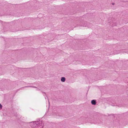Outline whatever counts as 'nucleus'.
I'll use <instances>...</instances> for the list:
<instances>
[{
    "label": "nucleus",
    "mask_w": 128,
    "mask_h": 128,
    "mask_svg": "<svg viewBox=\"0 0 128 128\" xmlns=\"http://www.w3.org/2000/svg\"><path fill=\"white\" fill-rule=\"evenodd\" d=\"M66 79V78L65 77H62V78L61 80L62 82H64L65 81Z\"/></svg>",
    "instance_id": "20e7f679"
},
{
    "label": "nucleus",
    "mask_w": 128,
    "mask_h": 128,
    "mask_svg": "<svg viewBox=\"0 0 128 128\" xmlns=\"http://www.w3.org/2000/svg\"><path fill=\"white\" fill-rule=\"evenodd\" d=\"M31 122L30 123V125L32 126V127H33V128H36V126H37L36 125H34V124H32V125H31V124L32 123H33L34 122Z\"/></svg>",
    "instance_id": "f03ea898"
},
{
    "label": "nucleus",
    "mask_w": 128,
    "mask_h": 128,
    "mask_svg": "<svg viewBox=\"0 0 128 128\" xmlns=\"http://www.w3.org/2000/svg\"><path fill=\"white\" fill-rule=\"evenodd\" d=\"M91 103L93 105H95L96 104V101L94 100H92L91 101Z\"/></svg>",
    "instance_id": "7ed1b4c3"
},
{
    "label": "nucleus",
    "mask_w": 128,
    "mask_h": 128,
    "mask_svg": "<svg viewBox=\"0 0 128 128\" xmlns=\"http://www.w3.org/2000/svg\"><path fill=\"white\" fill-rule=\"evenodd\" d=\"M112 4L113 5H114V4H113V3H112Z\"/></svg>",
    "instance_id": "423d86ee"
},
{
    "label": "nucleus",
    "mask_w": 128,
    "mask_h": 128,
    "mask_svg": "<svg viewBox=\"0 0 128 128\" xmlns=\"http://www.w3.org/2000/svg\"><path fill=\"white\" fill-rule=\"evenodd\" d=\"M34 124V125H36L38 128H43L44 126V122H38L36 121L32 123L31 125Z\"/></svg>",
    "instance_id": "f257e3e1"
},
{
    "label": "nucleus",
    "mask_w": 128,
    "mask_h": 128,
    "mask_svg": "<svg viewBox=\"0 0 128 128\" xmlns=\"http://www.w3.org/2000/svg\"><path fill=\"white\" fill-rule=\"evenodd\" d=\"M2 106L1 104H0V108H2Z\"/></svg>",
    "instance_id": "39448f33"
}]
</instances>
